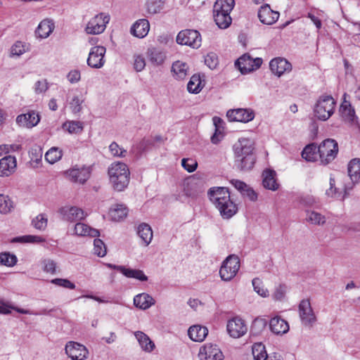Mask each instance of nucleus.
I'll list each match as a JSON object with an SVG mask.
<instances>
[{"instance_id":"obj_7","label":"nucleus","mask_w":360,"mask_h":360,"mask_svg":"<svg viewBox=\"0 0 360 360\" xmlns=\"http://www.w3.org/2000/svg\"><path fill=\"white\" fill-rule=\"evenodd\" d=\"M239 269V258L236 255H230L222 263L219 269L220 277L224 281H230L236 276Z\"/></svg>"},{"instance_id":"obj_60","label":"nucleus","mask_w":360,"mask_h":360,"mask_svg":"<svg viewBox=\"0 0 360 360\" xmlns=\"http://www.w3.org/2000/svg\"><path fill=\"white\" fill-rule=\"evenodd\" d=\"M47 221L46 216L44 214H40L32 220V224L37 229L44 230L47 226Z\"/></svg>"},{"instance_id":"obj_27","label":"nucleus","mask_w":360,"mask_h":360,"mask_svg":"<svg viewBox=\"0 0 360 360\" xmlns=\"http://www.w3.org/2000/svg\"><path fill=\"white\" fill-rule=\"evenodd\" d=\"M231 184L238 190L244 197L248 198L250 200L255 201L257 199V194L255 191L243 181L232 179Z\"/></svg>"},{"instance_id":"obj_22","label":"nucleus","mask_w":360,"mask_h":360,"mask_svg":"<svg viewBox=\"0 0 360 360\" xmlns=\"http://www.w3.org/2000/svg\"><path fill=\"white\" fill-rule=\"evenodd\" d=\"M271 71L278 77L292 70V65L283 58H275L269 63Z\"/></svg>"},{"instance_id":"obj_46","label":"nucleus","mask_w":360,"mask_h":360,"mask_svg":"<svg viewBox=\"0 0 360 360\" xmlns=\"http://www.w3.org/2000/svg\"><path fill=\"white\" fill-rule=\"evenodd\" d=\"M252 353L255 360H266L267 355L265 347L262 343H255L252 348Z\"/></svg>"},{"instance_id":"obj_59","label":"nucleus","mask_w":360,"mask_h":360,"mask_svg":"<svg viewBox=\"0 0 360 360\" xmlns=\"http://www.w3.org/2000/svg\"><path fill=\"white\" fill-rule=\"evenodd\" d=\"M21 148V145L18 143L0 145V156L12 152L19 151Z\"/></svg>"},{"instance_id":"obj_37","label":"nucleus","mask_w":360,"mask_h":360,"mask_svg":"<svg viewBox=\"0 0 360 360\" xmlns=\"http://www.w3.org/2000/svg\"><path fill=\"white\" fill-rule=\"evenodd\" d=\"M348 174L354 183L360 182V159L354 158L348 164Z\"/></svg>"},{"instance_id":"obj_56","label":"nucleus","mask_w":360,"mask_h":360,"mask_svg":"<svg viewBox=\"0 0 360 360\" xmlns=\"http://www.w3.org/2000/svg\"><path fill=\"white\" fill-rule=\"evenodd\" d=\"M14 309L15 311H18V313L22 314H35L37 315V313L32 312L29 310L8 306L6 304H0V314H8L11 313V309Z\"/></svg>"},{"instance_id":"obj_61","label":"nucleus","mask_w":360,"mask_h":360,"mask_svg":"<svg viewBox=\"0 0 360 360\" xmlns=\"http://www.w3.org/2000/svg\"><path fill=\"white\" fill-rule=\"evenodd\" d=\"M51 283L57 286L70 290H74L76 288L75 283L67 278H53L51 281Z\"/></svg>"},{"instance_id":"obj_6","label":"nucleus","mask_w":360,"mask_h":360,"mask_svg":"<svg viewBox=\"0 0 360 360\" xmlns=\"http://www.w3.org/2000/svg\"><path fill=\"white\" fill-rule=\"evenodd\" d=\"M110 16L108 13L101 12L92 17L85 27V32L89 34L103 33L109 23Z\"/></svg>"},{"instance_id":"obj_50","label":"nucleus","mask_w":360,"mask_h":360,"mask_svg":"<svg viewBox=\"0 0 360 360\" xmlns=\"http://www.w3.org/2000/svg\"><path fill=\"white\" fill-rule=\"evenodd\" d=\"M326 193L328 196L335 199L344 200L345 198V193L342 191L335 186V179L333 178L330 179V188L326 190Z\"/></svg>"},{"instance_id":"obj_54","label":"nucleus","mask_w":360,"mask_h":360,"mask_svg":"<svg viewBox=\"0 0 360 360\" xmlns=\"http://www.w3.org/2000/svg\"><path fill=\"white\" fill-rule=\"evenodd\" d=\"M252 286L254 290L261 297H266L269 296V290L264 288L262 281L258 278H255L252 280Z\"/></svg>"},{"instance_id":"obj_62","label":"nucleus","mask_w":360,"mask_h":360,"mask_svg":"<svg viewBox=\"0 0 360 360\" xmlns=\"http://www.w3.org/2000/svg\"><path fill=\"white\" fill-rule=\"evenodd\" d=\"M287 292V286L284 284H279L276 287L274 292L272 294V297L275 300L281 301L284 299Z\"/></svg>"},{"instance_id":"obj_29","label":"nucleus","mask_w":360,"mask_h":360,"mask_svg":"<svg viewBox=\"0 0 360 360\" xmlns=\"http://www.w3.org/2000/svg\"><path fill=\"white\" fill-rule=\"evenodd\" d=\"M155 303V300L150 295L143 292L134 297V304L143 310L149 309Z\"/></svg>"},{"instance_id":"obj_58","label":"nucleus","mask_w":360,"mask_h":360,"mask_svg":"<svg viewBox=\"0 0 360 360\" xmlns=\"http://www.w3.org/2000/svg\"><path fill=\"white\" fill-rule=\"evenodd\" d=\"M205 64L210 69L217 68L219 64L217 55L214 52H210L205 56Z\"/></svg>"},{"instance_id":"obj_33","label":"nucleus","mask_w":360,"mask_h":360,"mask_svg":"<svg viewBox=\"0 0 360 360\" xmlns=\"http://www.w3.org/2000/svg\"><path fill=\"white\" fill-rule=\"evenodd\" d=\"M114 267L127 278H136L141 281H146L148 280V277L141 270L129 269L123 266H114Z\"/></svg>"},{"instance_id":"obj_13","label":"nucleus","mask_w":360,"mask_h":360,"mask_svg":"<svg viewBox=\"0 0 360 360\" xmlns=\"http://www.w3.org/2000/svg\"><path fill=\"white\" fill-rule=\"evenodd\" d=\"M105 47L103 46H95L90 49L87 58V65L94 69H100L105 65Z\"/></svg>"},{"instance_id":"obj_18","label":"nucleus","mask_w":360,"mask_h":360,"mask_svg":"<svg viewBox=\"0 0 360 360\" xmlns=\"http://www.w3.org/2000/svg\"><path fill=\"white\" fill-rule=\"evenodd\" d=\"M15 122L20 127L32 129L40 122V115L34 110H30L27 113L18 115Z\"/></svg>"},{"instance_id":"obj_26","label":"nucleus","mask_w":360,"mask_h":360,"mask_svg":"<svg viewBox=\"0 0 360 360\" xmlns=\"http://www.w3.org/2000/svg\"><path fill=\"white\" fill-rule=\"evenodd\" d=\"M262 184L266 189L276 191L279 188V184L277 182L276 173L272 169H266L262 173Z\"/></svg>"},{"instance_id":"obj_42","label":"nucleus","mask_w":360,"mask_h":360,"mask_svg":"<svg viewBox=\"0 0 360 360\" xmlns=\"http://www.w3.org/2000/svg\"><path fill=\"white\" fill-rule=\"evenodd\" d=\"M62 128L70 134H77L82 132L84 124L79 121H67L63 124Z\"/></svg>"},{"instance_id":"obj_12","label":"nucleus","mask_w":360,"mask_h":360,"mask_svg":"<svg viewBox=\"0 0 360 360\" xmlns=\"http://www.w3.org/2000/svg\"><path fill=\"white\" fill-rule=\"evenodd\" d=\"M65 354L72 360H86L89 356L88 349L82 344L69 341L65 347Z\"/></svg>"},{"instance_id":"obj_10","label":"nucleus","mask_w":360,"mask_h":360,"mask_svg":"<svg viewBox=\"0 0 360 360\" xmlns=\"http://www.w3.org/2000/svg\"><path fill=\"white\" fill-rule=\"evenodd\" d=\"M318 152L321 162L324 164H328L338 154V143L333 139H326L318 147Z\"/></svg>"},{"instance_id":"obj_3","label":"nucleus","mask_w":360,"mask_h":360,"mask_svg":"<svg viewBox=\"0 0 360 360\" xmlns=\"http://www.w3.org/2000/svg\"><path fill=\"white\" fill-rule=\"evenodd\" d=\"M110 183L114 190L123 191L129 185L130 172L128 166L122 162H114L108 167Z\"/></svg>"},{"instance_id":"obj_30","label":"nucleus","mask_w":360,"mask_h":360,"mask_svg":"<svg viewBox=\"0 0 360 360\" xmlns=\"http://www.w3.org/2000/svg\"><path fill=\"white\" fill-rule=\"evenodd\" d=\"M189 338L194 342H202L208 334V329L202 326H191L188 330Z\"/></svg>"},{"instance_id":"obj_55","label":"nucleus","mask_w":360,"mask_h":360,"mask_svg":"<svg viewBox=\"0 0 360 360\" xmlns=\"http://www.w3.org/2000/svg\"><path fill=\"white\" fill-rule=\"evenodd\" d=\"M94 252L100 257H104L107 253L105 245L99 238H96L94 240Z\"/></svg>"},{"instance_id":"obj_41","label":"nucleus","mask_w":360,"mask_h":360,"mask_svg":"<svg viewBox=\"0 0 360 360\" xmlns=\"http://www.w3.org/2000/svg\"><path fill=\"white\" fill-rule=\"evenodd\" d=\"M165 0H146V8L149 14H157L165 7Z\"/></svg>"},{"instance_id":"obj_20","label":"nucleus","mask_w":360,"mask_h":360,"mask_svg":"<svg viewBox=\"0 0 360 360\" xmlns=\"http://www.w3.org/2000/svg\"><path fill=\"white\" fill-rule=\"evenodd\" d=\"M92 166L72 168L67 171L70 179L75 183L84 184L90 177Z\"/></svg>"},{"instance_id":"obj_24","label":"nucleus","mask_w":360,"mask_h":360,"mask_svg":"<svg viewBox=\"0 0 360 360\" xmlns=\"http://www.w3.org/2000/svg\"><path fill=\"white\" fill-rule=\"evenodd\" d=\"M55 29L53 20L45 18L42 20L35 30L34 34L37 39H44L48 38Z\"/></svg>"},{"instance_id":"obj_63","label":"nucleus","mask_w":360,"mask_h":360,"mask_svg":"<svg viewBox=\"0 0 360 360\" xmlns=\"http://www.w3.org/2000/svg\"><path fill=\"white\" fill-rule=\"evenodd\" d=\"M181 166L188 172H193L196 169L198 163L193 159L183 158L181 160Z\"/></svg>"},{"instance_id":"obj_39","label":"nucleus","mask_w":360,"mask_h":360,"mask_svg":"<svg viewBox=\"0 0 360 360\" xmlns=\"http://www.w3.org/2000/svg\"><path fill=\"white\" fill-rule=\"evenodd\" d=\"M135 337L143 350L148 352L153 351L155 345L147 335L141 331H137L135 333Z\"/></svg>"},{"instance_id":"obj_45","label":"nucleus","mask_w":360,"mask_h":360,"mask_svg":"<svg viewBox=\"0 0 360 360\" xmlns=\"http://www.w3.org/2000/svg\"><path fill=\"white\" fill-rule=\"evenodd\" d=\"M45 240L39 236L26 235L22 236H18L12 238L11 243H39L44 242Z\"/></svg>"},{"instance_id":"obj_47","label":"nucleus","mask_w":360,"mask_h":360,"mask_svg":"<svg viewBox=\"0 0 360 360\" xmlns=\"http://www.w3.org/2000/svg\"><path fill=\"white\" fill-rule=\"evenodd\" d=\"M62 156V150L57 147H52L46 153L45 159L50 164H54L60 160Z\"/></svg>"},{"instance_id":"obj_21","label":"nucleus","mask_w":360,"mask_h":360,"mask_svg":"<svg viewBox=\"0 0 360 360\" xmlns=\"http://www.w3.org/2000/svg\"><path fill=\"white\" fill-rule=\"evenodd\" d=\"M17 168V160L15 156L6 155L0 159V176L8 177L12 175Z\"/></svg>"},{"instance_id":"obj_40","label":"nucleus","mask_w":360,"mask_h":360,"mask_svg":"<svg viewBox=\"0 0 360 360\" xmlns=\"http://www.w3.org/2000/svg\"><path fill=\"white\" fill-rule=\"evenodd\" d=\"M319 155L318 147L314 143L305 146L302 152V157L308 162H314L317 160Z\"/></svg>"},{"instance_id":"obj_51","label":"nucleus","mask_w":360,"mask_h":360,"mask_svg":"<svg viewBox=\"0 0 360 360\" xmlns=\"http://www.w3.org/2000/svg\"><path fill=\"white\" fill-rule=\"evenodd\" d=\"M13 202L4 194H0V213L6 214L13 209Z\"/></svg>"},{"instance_id":"obj_32","label":"nucleus","mask_w":360,"mask_h":360,"mask_svg":"<svg viewBox=\"0 0 360 360\" xmlns=\"http://www.w3.org/2000/svg\"><path fill=\"white\" fill-rule=\"evenodd\" d=\"M128 214V208L124 204H117L109 210V216L112 221H120L124 219Z\"/></svg>"},{"instance_id":"obj_35","label":"nucleus","mask_w":360,"mask_h":360,"mask_svg":"<svg viewBox=\"0 0 360 360\" xmlns=\"http://www.w3.org/2000/svg\"><path fill=\"white\" fill-rule=\"evenodd\" d=\"M213 123L215 127L214 134L211 136V142L214 144L219 143L224 138V121L218 117H214Z\"/></svg>"},{"instance_id":"obj_14","label":"nucleus","mask_w":360,"mask_h":360,"mask_svg":"<svg viewBox=\"0 0 360 360\" xmlns=\"http://www.w3.org/2000/svg\"><path fill=\"white\" fill-rule=\"evenodd\" d=\"M235 64L241 73L246 74L258 69L262 64V60L260 58H252L249 55L244 54Z\"/></svg>"},{"instance_id":"obj_52","label":"nucleus","mask_w":360,"mask_h":360,"mask_svg":"<svg viewBox=\"0 0 360 360\" xmlns=\"http://www.w3.org/2000/svg\"><path fill=\"white\" fill-rule=\"evenodd\" d=\"M18 259L16 256L10 252L0 253V264L6 266H13L16 264Z\"/></svg>"},{"instance_id":"obj_53","label":"nucleus","mask_w":360,"mask_h":360,"mask_svg":"<svg viewBox=\"0 0 360 360\" xmlns=\"http://www.w3.org/2000/svg\"><path fill=\"white\" fill-rule=\"evenodd\" d=\"M83 103L84 99L82 96H74L69 103L72 112L73 114L81 112Z\"/></svg>"},{"instance_id":"obj_17","label":"nucleus","mask_w":360,"mask_h":360,"mask_svg":"<svg viewBox=\"0 0 360 360\" xmlns=\"http://www.w3.org/2000/svg\"><path fill=\"white\" fill-rule=\"evenodd\" d=\"M226 330L231 337L238 338L246 333L248 328L242 319L234 317L228 321Z\"/></svg>"},{"instance_id":"obj_64","label":"nucleus","mask_w":360,"mask_h":360,"mask_svg":"<svg viewBox=\"0 0 360 360\" xmlns=\"http://www.w3.org/2000/svg\"><path fill=\"white\" fill-rule=\"evenodd\" d=\"M43 270L44 271L55 274L56 272V262L50 259H46L42 261Z\"/></svg>"},{"instance_id":"obj_28","label":"nucleus","mask_w":360,"mask_h":360,"mask_svg":"<svg viewBox=\"0 0 360 360\" xmlns=\"http://www.w3.org/2000/svg\"><path fill=\"white\" fill-rule=\"evenodd\" d=\"M269 327L271 332L276 335L285 334L289 330L288 323L280 316L273 317L270 320Z\"/></svg>"},{"instance_id":"obj_43","label":"nucleus","mask_w":360,"mask_h":360,"mask_svg":"<svg viewBox=\"0 0 360 360\" xmlns=\"http://www.w3.org/2000/svg\"><path fill=\"white\" fill-rule=\"evenodd\" d=\"M202 87L201 77L199 75H193L187 84L188 91L192 94H198Z\"/></svg>"},{"instance_id":"obj_9","label":"nucleus","mask_w":360,"mask_h":360,"mask_svg":"<svg viewBox=\"0 0 360 360\" xmlns=\"http://www.w3.org/2000/svg\"><path fill=\"white\" fill-rule=\"evenodd\" d=\"M176 41L179 44L188 46L193 49H198L201 46L202 39L198 31L184 30L179 32Z\"/></svg>"},{"instance_id":"obj_31","label":"nucleus","mask_w":360,"mask_h":360,"mask_svg":"<svg viewBox=\"0 0 360 360\" xmlns=\"http://www.w3.org/2000/svg\"><path fill=\"white\" fill-rule=\"evenodd\" d=\"M74 231L75 233L79 236L95 238L100 235L98 230L93 229L89 225L81 222H78L75 225Z\"/></svg>"},{"instance_id":"obj_16","label":"nucleus","mask_w":360,"mask_h":360,"mask_svg":"<svg viewBox=\"0 0 360 360\" xmlns=\"http://www.w3.org/2000/svg\"><path fill=\"white\" fill-rule=\"evenodd\" d=\"M200 360H223L224 354L217 345L205 344L198 352Z\"/></svg>"},{"instance_id":"obj_1","label":"nucleus","mask_w":360,"mask_h":360,"mask_svg":"<svg viewBox=\"0 0 360 360\" xmlns=\"http://www.w3.org/2000/svg\"><path fill=\"white\" fill-rule=\"evenodd\" d=\"M208 195L212 202L219 211L222 218L229 219L236 214L238 207L231 200L230 193L226 188H211L208 191Z\"/></svg>"},{"instance_id":"obj_11","label":"nucleus","mask_w":360,"mask_h":360,"mask_svg":"<svg viewBox=\"0 0 360 360\" xmlns=\"http://www.w3.org/2000/svg\"><path fill=\"white\" fill-rule=\"evenodd\" d=\"M299 316L302 324L311 327L316 322V316L309 300H302L298 306Z\"/></svg>"},{"instance_id":"obj_8","label":"nucleus","mask_w":360,"mask_h":360,"mask_svg":"<svg viewBox=\"0 0 360 360\" xmlns=\"http://www.w3.org/2000/svg\"><path fill=\"white\" fill-rule=\"evenodd\" d=\"M205 191V183L199 178L191 176L183 183L184 195L188 198L195 199Z\"/></svg>"},{"instance_id":"obj_5","label":"nucleus","mask_w":360,"mask_h":360,"mask_svg":"<svg viewBox=\"0 0 360 360\" xmlns=\"http://www.w3.org/2000/svg\"><path fill=\"white\" fill-rule=\"evenodd\" d=\"M335 101L330 96H322L316 101L314 112L319 120L326 121L334 113Z\"/></svg>"},{"instance_id":"obj_49","label":"nucleus","mask_w":360,"mask_h":360,"mask_svg":"<svg viewBox=\"0 0 360 360\" xmlns=\"http://www.w3.org/2000/svg\"><path fill=\"white\" fill-rule=\"evenodd\" d=\"M30 50V44L17 41H15L11 48V54L12 56H20Z\"/></svg>"},{"instance_id":"obj_48","label":"nucleus","mask_w":360,"mask_h":360,"mask_svg":"<svg viewBox=\"0 0 360 360\" xmlns=\"http://www.w3.org/2000/svg\"><path fill=\"white\" fill-rule=\"evenodd\" d=\"M306 220L314 225H323L326 223V217L321 214L311 210L307 212Z\"/></svg>"},{"instance_id":"obj_36","label":"nucleus","mask_w":360,"mask_h":360,"mask_svg":"<svg viewBox=\"0 0 360 360\" xmlns=\"http://www.w3.org/2000/svg\"><path fill=\"white\" fill-rule=\"evenodd\" d=\"M137 233L145 246L150 243L153 239V231L148 224L145 223L140 224L137 228Z\"/></svg>"},{"instance_id":"obj_25","label":"nucleus","mask_w":360,"mask_h":360,"mask_svg":"<svg viewBox=\"0 0 360 360\" xmlns=\"http://www.w3.org/2000/svg\"><path fill=\"white\" fill-rule=\"evenodd\" d=\"M149 30L150 23L148 20L146 19H139L131 27V33L134 36L141 39L148 34Z\"/></svg>"},{"instance_id":"obj_23","label":"nucleus","mask_w":360,"mask_h":360,"mask_svg":"<svg viewBox=\"0 0 360 360\" xmlns=\"http://www.w3.org/2000/svg\"><path fill=\"white\" fill-rule=\"evenodd\" d=\"M279 15V13L273 11L268 4L261 6L258 11L259 20L265 25H270L274 24L278 20Z\"/></svg>"},{"instance_id":"obj_34","label":"nucleus","mask_w":360,"mask_h":360,"mask_svg":"<svg viewBox=\"0 0 360 360\" xmlns=\"http://www.w3.org/2000/svg\"><path fill=\"white\" fill-rule=\"evenodd\" d=\"M188 65L186 63L176 60L172 65L173 77L176 79H184L188 75Z\"/></svg>"},{"instance_id":"obj_57","label":"nucleus","mask_w":360,"mask_h":360,"mask_svg":"<svg viewBox=\"0 0 360 360\" xmlns=\"http://www.w3.org/2000/svg\"><path fill=\"white\" fill-rule=\"evenodd\" d=\"M111 155L116 158H124L127 155V151L120 147L116 142H112L109 146Z\"/></svg>"},{"instance_id":"obj_44","label":"nucleus","mask_w":360,"mask_h":360,"mask_svg":"<svg viewBox=\"0 0 360 360\" xmlns=\"http://www.w3.org/2000/svg\"><path fill=\"white\" fill-rule=\"evenodd\" d=\"M340 112L342 117L348 121L353 122L355 119V111L349 102L345 101L340 105Z\"/></svg>"},{"instance_id":"obj_2","label":"nucleus","mask_w":360,"mask_h":360,"mask_svg":"<svg viewBox=\"0 0 360 360\" xmlns=\"http://www.w3.org/2000/svg\"><path fill=\"white\" fill-rule=\"evenodd\" d=\"M253 142L245 138L238 139L233 146L235 161L242 170L251 169L256 160Z\"/></svg>"},{"instance_id":"obj_19","label":"nucleus","mask_w":360,"mask_h":360,"mask_svg":"<svg viewBox=\"0 0 360 360\" xmlns=\"http://www.w3.org/2000/svg\"><path fill=\"white\" fill-rule=\"evenodd\" d=\"M226 116L231 122H248L254 119L255 114L250 109L238 108L228 110Z\"/></svg>"},{"instance_id":"obj_38","label":"nucleus","mask_w":360,"mask_h":360,"mask_svg":"<svg viewBox=\"0 0 360 360\" xmlns=\"http://www.w3.org/2000/svg\"><path fill=\"white\" fill-rule=\"evenodd\" d=\"M147 54L150 62L156 66L162 65L166 59L165 53L155 49H148Z\"/></svg>"},{"instance_id":"obj_4","label":"nucleus","mask_w":360,"mask_h":360,"mask_svg":"<svg viewBox=\"0 0 360 360\" xmlns=\"http://www.w3.org/2000/svg\"><path fill=\"white\" fill-rule=\"evenodd\" d=\"M235 4L234 0H217L213 8L214 22L220 29L229 27L232 22L230 13Z\"/></svg>"},{"instance_id":"obj_15","label":"nucleus","mask_w":360,"mask_h":360,"mask_svg":"<svg viewBox=\"0 0 360 360\" xmlns=\"http://www.w3.org/2000/svg\"><path fill=\"white\" fill-rule=\"evenodd\" d=\"M62 219L69 222L82 221L87 217V214L80 207L67 205L59 210Z\"/></svg>"}]
</instances>
